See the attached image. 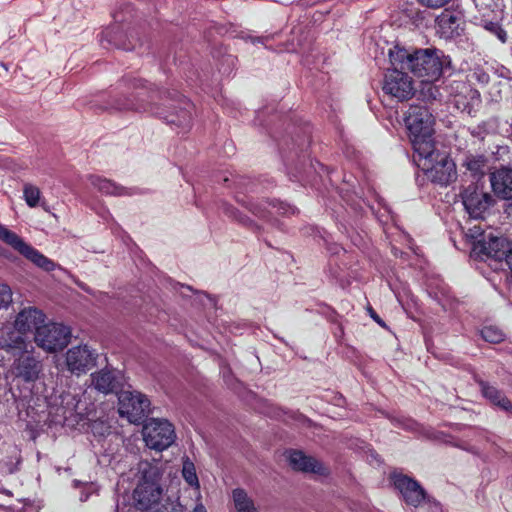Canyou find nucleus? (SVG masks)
<instances>
[{
  "label": "nucleus",
  "instance_id": "c85d7f7f",
  "mask_svg": "<svg viewBox=\"0 0 512 512\" xmlns=\"http://www.w3.org/2000/svg\"><path fill=\"white\" fill-rule=\"evenodd\" d=\"M421 81L420 94L425 100H437L443 97V93L439 86L435 83L437 81Z\"/></svg>",
  "mask_w": 512,
  "mask_h": 512
},
{
  "label": "nucleus",
  "instance_id": "cd10ccee",
  "mask_svg": "<svg viewBox=\"0 0 512 512\" xmlns=\"http://www.w3.org/2000/svg\"><path fill=\"white\" fill-rule=\"evenodd\" d=\"M182 477L191 487L199 490L200 484L196 473V468L194 463L189 458H185L183 460Z\"/></svg>",
  "mask_w": 512,
  "mask_h": 512
},
{
  "label": "nucleus",
  "instance_id": "4c0bfd02",
  "mask_svg": "<svg viewBox=\"0 0 512 512\" xmlns=\"http://www.w3.org/2000/svg\"><path fill=\"white\" fill-rule=\"evenodd\" d=\"M496 76L503 78V79H510L511 78V72L506 67L499 65V64H493L492 71Z\"/></svg>",
  "mask_w": 512,
  "mask_h": 512
},
{
  "label": "nucleus",
  "instance_id": "a19ab883",
  "mask_svg": "<svg viewBox=\"0 0 512 512\" xmlns=\"http://www.w3.org/2000/svg\"><path fill=\"white\" fill-rule=\"evenodd\" d=\"M191 512H207V509L202 503H198Z\"/></svg>",
  "mask_w": 512,
  "mask_h": 512
},
{
  "label": "nucleus",
  "instance_id": "e433bc0d",
  "mask_svg": "<svg viewBox=\"0 0 512 512\" xmlns=\"http://www.w3.org/2000/svg\"><path fill=\"white\" fill-rule=\"evenodd\" d=\"M466 236L474 241V246L479 240H483L486 235L480 226L475 225L468 229Z\"/></svg>",
  "mask_w": 512,
  "mask_h": 512
},
{
  "label": "nucleus",
  "instance_id": "f3484780",
  "mask_svg": "<svg viewBox=\"0 0 512 512\" xmlns=\"http://www.w3.org/2000/svg\"><path fill=\"white\" fill-rule=\"evenodd\" d=\"M24 353H20L19 358L14 361L12 372L26 382H34L42 371V364L34 356L23 355Z\"/></svg>",
  "mask_w": 512,
  "mask_h": 512
},
{
  "label": "nucleus",
  "instance_id": "bb28decb",
  "mask_svg": "<svg viewBox=\"0 0 512 512\" xmlns=\"http://www.w3.org/2000/svg\"><path fill=\"white\" fill-rule=\"evenodd\" d=\"M233 501L237 512H257L253 501L243 489L233 490Z\"/></svg>",
  "mask_w": 512,
  "mask_h": 512
},
{
  "label": "nucleus",
  "instance_id": "20e7f679",
  "mask_svg": "<svg viewBox=\"0 0 512 512\" xmlns=\"http://www.w3.org/2000/svg\"><path fill=\"white\" fill-rule=\"evenodd\" d=\"M414 162L432 182L447 185L456 179V166L444 151H439L435 143L424 152H416Z\"/></svg>",
  "mask_w": 512,
  "mask_h": 512
},
{
  "label": "nucleus",
  "instance_id": "c9c22d12",
  "mask_svg": "<svg viewBox=\"0 0 512 512\" xmlns=\"http://www.w3.org/2000/svg\"><path fill=\"white\" fill-rule=\"evenodd\" d=\"M157 512H184V506L178 500H169Z\"/></svg>",
  "mask_w": 512,
  "mask_h": 512
},
{
  "label": "nucleus",
  "instance_id": "7ed1b4c3",
  "mask_svg": "<svg viewBox=\"0 0 512 512\" xmlns=\"http://www.w3.org/2000/svg\"><path fill=\"white\" fill-rule=\"evenodd\" d=\"M137 110L148 111L170 125L187 128L192 120L193 104L178 94L161 97L160 103L136 105Z\"/></svg>",
  "mask_w": 512,
  "mask_h": 512
},
{
  "label": "nucleus",
  "instance_id": "a211bd4d",
  "mask_svg": "<svg viewBox=\"0 0 512 512\" xmlns=\"http://www.w3.org/2000/svg\"><path fill=\"white\" fill-rule=\"evenodd\" d=\"M248 209L255 216L265 220H270V216L290 215L295 213L294 207L283 202L260 201L250 203Z\"/></svg>",
  "mask_w": 512,
  "mask_h": 512
},
{
  "label": "nucleus",
  "instance_id": "0eeeda50",
  "mask_svg": "<svg viewBox=\"0 0 512 512\" xmlns=\"http://www.w3.org/2000/svg\"><path fill=\"white\" fill-rule=\"evenodd\" d=\"M141 434L146 447L157 452L168 449L176 440L173 424L163 418H150L145 421Z\"/></svg>",
  "mask_w": 512,
  "mask_h": 512
},
{
  "label": "nucleus",
  "instance_id": "4be33fe9",
  "mask_svg": "<svg viewBox=\"0 0 512 512\" xmlns=\"http://www.w3.org/2000/svg\"><path fill=\"white\" fill-rule=\"evenodd\" d=\"M495 194L503 199H512V169L500 168L490 176Z\"/></svg>",
  "mask_w": 512,
  "mask_h": 512
},
{
  "label": "nucleus",
  "instance_id": "4468645a",
  "mask_svg": "<svg viewBox=\"0 0 512 512\" xmlns=\"http://www.w3.org/2000/svg\"><path fill=\"white\" fill-rule=\"evenodd\" d=\"M96 357V353L87 345L73 346L65 354V365L71 374L80 376L95 366Z\"/></svg>",
  "mask_w": 512,
  "mask_h": 512
},
{
  "label": "nucleus",
  "instance_id": "6e6552de",
  "mask_svg": "<svg viewBox=\"0 0 512 512\" xmlns=\"http://www.w3.org/2000/svg\"><path fill=\"white\" fill-rule=\"evenodd\" d=\"M70 329L59 323H48L38 328L34 334L36 345L47 353L64 349L70 341Z\"/></svg>",
  "mask_w": 512,
  "mask_h": 512
},
{
  "label": "nucleus",
  "instance_id": "f8f14e48",
  "mask_svg": "<svg viewBox=\"0 0 512 512\" xmlns=\"http://www.w3.org/2000/svg\"><path fill=\"white\" fill-rule=\"evenodd\" d=\"M394 488L399 492L406 505L419 507L427 500V495L419 482L402 473L391 474Z\"/></svg>",
  "mask_w": 512,
  "mask_h": 512
},
{
  "label": "nucleus",
  "instance_id": "423d86ee",
  "mask_svg": "<svg viewBox=\"0 0 512 512\" xmlns=\"http://www.w3.org/2000/svg\"><path fill=\"white\" fill-rule=\"evenodd\" d=\"M141 481L134 490L133 497L140 509H149L161 498L163 489L160 485L162 476L158 462L142 461L139 464Z\"/></svg>",
  "mask_w": 512,
  "mask_h": 512
},
{
  "label": "nucleus",
  "instance_id": "9b49d317",
  "mask_svg": "<svg viewBox=\"0 0 512 512\" xmlns=\"http://www.w3.org/2000/svg\"><path fill=\"white\" fill-rule=\"evenodd\" d=\"M462 203L466 212L473 219L484 217L493 204V197L477 183L468 185L461 193Z\"/></svg>",
  "mask_w": 512,
  "mask_h": 512
},
{
  "label": "nucleus",
  "instance_id": "39448f33",
  "mask_svg": "<svg viewBox=\"0 0 512 512\" xmlns=\"http://www.w3.org/2000/svg\"><path fill=\"white\" fill-rule=\"evenodd\" d=\"M404 120L415 153L433 145L434 117L427 107L411 105Z\"/></svg>",
  "mask_w": 512,
  "mask_h": 512
},
{
  "label": "nucleus",
  "instance_id": "6ab92c4d",
  "mask_svg": "<svg viewBox=\"0 0 512 512\" xmlns=\"http://www.w3.org/2000/svg\"><path fill=\"white\" fill-rule=\"evenodd\" d=\"M151 413V402L148 397L138 391H130V423L140 424L148 421Z\"/></svg>",
  "mask_w": 512,
  "mask_h": 512
},
{
  "label": "nucleus",
  "instance_id": "2f4dec72",
  "mask_svg": "<svg viewBox=\"0 0 512 512\" xmlns=\"http://www.w3.org/2000/svg\"><path fill=\"white\" fill-rule=\"evenodd\" d=\"M482 338L489 343H500L504 339L502 330L495 326H486L481 330Z\"/></svg>",
  "mask_w": 512,
  "mask_h": 512
},
{
  "label": "nucleus",
  "instance_id": "ea45409f",
  "mask_svg": "<svg viewBox=\"0 0 512 512\" xmlns=\"http://www.w3.org/2000/svg\"><path fill=\"white\" fill-rule=\"evenodd\" d=\"M420 3L429 8H441L449 3L450 0H419Z\"/></svg>",
  "mask_w": 512,
  "mask_h": 512
},
{
  "label": "nucleus",
  "instance_id": "ddd939ff",
  "mask_svg": "<svg viewBox=\"0 0 512 512\" xmlns=\"http://www.w3.org/2000/svg\"><path fill=\"white\" fill-rule=\"evenodd\" d=\"M446 91L450 102L461 112L471 114L481 102L480 93L469 84L462 81H453Z\"/></svg>",
  "mask_w": 512,
  "mask_h": 512
},
{
  "label": "nucleus",
  "instance_id": "79ce46f5",
  "mask_svg": "<svg viewBox=\"0 0 512 512\" xmlns=\"http://www.w3.org/2000/svg\"><path fill=\"white\" fill-rule=\"evenodd\" d=\"M505 261L512 272V249L511 252L508 254L507 258L505 259Z\"/></svg>",
  "mask_w": 512,
  "mask_h": 512
},
{
  "label": "nucleus",
  "instance_id": "9d476101",
  "mask_svg": "<svg viewBox=\"0 0 512 512\" xmlns=\"http://www.w3.org/2000/svg\"><path fill=\"white\" fill-rule=\"evenodd\" d=\"M393 66L384 75L383 91L398 101H405L413 97L415 93L412 78L405 72Z\"/></svg>",
  "mask_w": 512,
  "mask_h": 512
},
{
  "label": "nucleus",
  "instance_id": "c756f323",
  "mask_svg": "<svg viewBox=\"0 0 512 512\" xmlns=\"http://www.w3.org/2000/svg\"><path fill=\"white\" fill-rule=\"evenodd\" d=\"M485 158L480 155H467L464 159L463 165L469 170L474 176L483 175L485 167Z\"/></svg>",
  "mask_w": 512,
  "mask_h": 512
},
{
  "label": "nucleus",
  "instance_id": "2eb2a0df",
  "mask_svg": "<svg viewBox=\"0 0 512 512\" xmlns=\"http://www.w3.org/2000/svg\"><path fill=\"white\" fill-rule=\"evenodd\" d=\"M512 250V243L502 236H496L489 233L479 240L473 247V251L479 256L494 259L496 261L505 260Z\"/></svg>",
  "mask_w": 512,
  "mask_h": 512
},
{
  "label": "nucleus",
  "instance_id": "f704fd0d",
  "mask_svg": "<svg viewBox=\"0 0 512 512\" xmlns=\"http://www.w3.org/2000/svg\"><path fill=\"white\" fill-rule=\"evenodd\" d=\"M12 302V291L8 285L0 283V309L7 307Z\"/></svg>",
  "mask_w": 512,
  "mask_h": 512
},
{
  "label": "nucleus",
  "instance_id": "a878e982",
  "mask_svg": "<svg viewBox=\"0 0 512 512\" xmlns=\"http://www.w3.org/2000/svg\"><path fill=\"white\" fill-rule=\"evenodd\" d=\"M89 181L94 188L105 194L120 195L124 192L123 187L98 175H90Z\"/></svg>",
  "mask_w": 512,
  "mask_h": 512
},
{
  "label": "nucleus",
  "instance_id": "b1692460",
  "mask_svg": "<svg viewBox=\"0 0 512 512\" xmlns=\"http://www.w3.org/2000/svg\"><path fill=\"white\" fill-rule=\"evenodd\" d=\"M481 392L486 399H488L491 403L498 406L502 410H512L511 402L496 387L482 382Z\"/></svg>",
  "mask_w": 512,
  "mask_h": 512
},
{
  "label": "nucleus",
  "instance_id": "7c9ffc66",
  "mask_svg": "<svg viewBox=\"0 0 512 512\" xmlns=\"http://www.w3.org/2000/svg\"><path fill=\"white\" fill-rule=\"evenodd\" d=\"M126 479L121 477L117 483V499H116V512H128V498L126 496L127 489L124 486Z\"/></svg>",
  "mask_w": 512,
  "mask_h": 512
},
{
  "label": "nucleus",
  "instance_id": "f257e3e1",
  "mask_svg": "<svg viewBox=\"0 0 512 512\" xmlns=\"http://www.w3.org/2000/svg\"><path fill=\"white\" fill-rule=\"evenodd\" d=\"M388 56L392 66L408 69L423 81H438L444 67L450 64L449 58L436 48L410 51L396 45L389 49Z\"/></svg>",
  "mask_w": 512,
  "mask_h": 512
},
{
  "label": "nucleus",
  "instance_id": "dca6fc26",
  "mask_svg": "<svg viewBox=\"0 0 512 512\" xmlns=\"http://www.w3.org/2000/svg\"><path fill=\"white\" fill-rule=\"evenodd\" d=\"M90 378L91 386L96 391L103 394H119V389L122 386L123 377L117 371L103 369L92 373Z\"/></svg>",
  "mask_w": 512,
  "mask_h": 512
},
{
  "label": "nucleus",
  "instance_id": "58836bf2",
  "mask_svg": "<svg viewBox=\"0 0 512 512\" xmlns=\"http://www.w3.org/2000/svg\"><path fill=\"white\" fill-rule=\"evenodd\" d=\"M127 399H128V397L126 396L125 393H121L118 396V400H119L118 412H119L120 416H122V417H125V416L128 415V408H127V405H126V400Z\"/></svg>",
  "mask_w": 512,
  "mask_h": 512
},
{
  "label": "nucleus",
  "instance_id": "473e14b6",
  "mask_svg": "<svg viewBox=\"0 0 512 512\" xmlns=\"http://www.w3.org/2000/svg\"><path fill=\"white\" fill-rule=\"evenodd\" d=\"M483 27L485 30L495 35L501 43L507 41V32L497 22L484 21Z\"/></svg>",
  "mask_w": 512,
  "mask_h": 512
},
{
  "label": "nucleus",
  "instance_id": "37998d69",
  "mask_svg": "<svg viewBox=\"0 0 512 512\" xmlns=\"http://www.w3.org/2000/svg\"><path fill=\"white\" fill-rule=\"evenodd\" d=\"M372 317H373L377 322H379V323H380V320L378 319V317H377L376 315H373Z\"/></svg>",
  "mask_w": 512,
  "mask_h": 512
},
{
  "label": "nucleus",
  "instance_id": "aec40b11",
  "mask_svg": "<svg viewBox=\"0 0 512 512\" xmlns=\"http://www.w3.org/2000/svg\"><path fill=\"white\" fill-rule=\"evenodd\" d=\"M462 17L458 13L444 11L436 19L437 32L445 39H450L460 34Z\"/></svg>",
  "mask_w": 512,
  "mask_h": 512
},
{
  "label": "nucleus",
  "instance_id": "412c9836",
  "mask_svg": "<svg viewBox=\"0 0 512 512\" xmlns=\"http://www.w3.org/2000/svg\"><path fill=\"white\" fill-rule=\"evenodd\" d=\"M288 461L294 470L311 472L318 475H323L325 473V468L318 460L311 456H307L302 451H290Z\"/></svg>",
  "mask_w": 512,
  "mask_h": 512
},
{
  "label": "nucleus",
  "instance_id": "f03ea898",
  "mask_svg": "<svg viewBox=\"0 0 512 512\" xmlns=\"http://www.w3.org/2000/svg\"><path fill=\"white\" fill-rule=\"evenodd\" d=\"M45 315L35 307H25L16 316L15 331H9L0 340V347L16 356L23 352H30L33 349L25 334L32 330L37 331L44 325Z\"/></svg>",
  "mask_w": 512,
  "mask_h": 512
},
{
  "label": "nucleus",
  "instance_id": "1a4fd4ad",
  "mask_svg": "<svg viewBox=\"0 0 512 512\" xmlns=\"http://www.w3.org/2000/svg\"><path fill=\"white\" fill-rule=\"evenodd\" d=\"M0 240L13 247L39 268L49 272L55 269L56 264L38 250L25 243L16 233L0 224Z\"/></svg>",
  "mask_w": 512,
  "mask_h": 512
},
{
  "label": "nucleus",
  "instance_id": "5701e85b",
  "mask_svg": "<svg viewBox=\"0 0 512 512\" xmlns=\"http://www.w3.org/2000/svg\"><path fill=\"white\" fill-rule=\"evenodd\" d=\"M23 199L29 208L41 207L44 211L49 212L47 201L42 196V192L38 186L32 183L23 184Z\"/></svg>",
  "mask_w": 512,
  "mask_h": 512
},
{
  "label": "nucleus",
  "instance_id": "72a5a7b5",
  "mask_svg": "<svg viewBox=\"0 0 512 512\" xmlns=\"http://www.w3.org/2000/svg\"><path fill=\"white\" fill-rule=\"evenodd\" d=\"M223 211L228 217H230L233 220L238 221L239 223H241L243 225L248 226V225L252 224V220H250L249 217L243 215L236 208H234L233 206H231L229 204L223 205Z\"/></svg>",
  "mask_w": 512,
  "mask_h": 512
},
{
  "label": "nucleus",
  "instance_id": "393cba45",
  "mask_svg": "<svg viewBox=\"0 0 512 512\" xmlns=\"http://www.w3.org/2000/svg\"><path fill=\"white\" fill-rule=\"evenodd\" d=\"M492 69L493 63L479 59L470 68L468 78L471 81H476L480 85H486L490 80L489 73L492 71Z\"/></svg>",
  "mask_w": 512,
  "mask_h": 512
}]
</instances>
